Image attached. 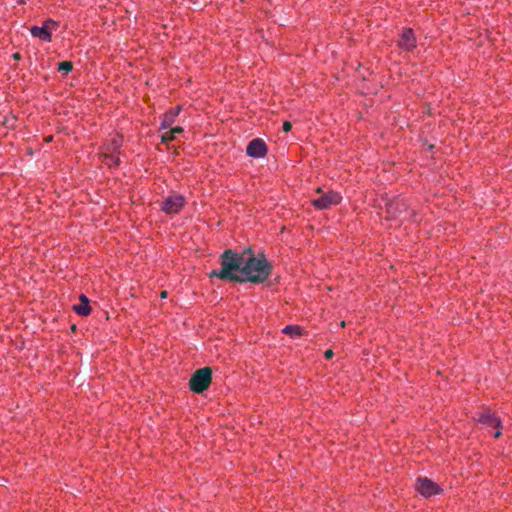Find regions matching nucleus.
I'll list each match as a JSON object with an SVG mask.
<instances>
[{"label":"nucleus","instance_id":"obj_8","mask_svg":"<svg viewBox=\"0 0 512 512\" xmlns=\"http://www.w3.org/2000/svg\"><path fill=\"white\" fill-rule=\"evenodd\" d=\"M246 153L253 158H262L267 153V146L262 139L255 138L247 145Z\"/></svg>","mask_w":512,"mask_h":512},{"label":"nucleus","instance_id":"obj_10","mask_svg":"<svg viewBox=\"0 0 512 512\" xmlns=\"http://www.w3.org/2000/svg\"><path fill=\"white\" fill-rule=\"evenodd\" d=\"M477 420L487 426L499 428L500 419L497 418L490 410H484L478 413Z\"/></svg>","mask_w":512,"mask_h":512},{"label":"nucleus","instance_id":"obj_18","mask_svg":"<svg viewBox=\"0 0 512 512\" xmlns=\"http://www.w3.org/2000/svg\"><path fill=\"white\" fill-rule=\"evenodd\" d=\"M182 132H183V129H182V127H180V126L173 127V128H171V129L169 130V133H170V134H173L174 136H175L176 134H179V133H182Z\"/></svg>","mask_w":512,"mask_h":512},{"label":"nucleus","instance_id":"obj_13","mask_svg":"<svg viewBox=\"0 0 512 512\" xmlns=\"http://www.w3.org/2000/svg\"><path fill=\"white\" fill-rule=\"evenodd\" d=\"M301 327L298 325H288L283 329V333L290 335L291 337H296L301 335Z\"/></svg>","mask_w":512,"mask_h":512},{"label":"nucleus","instance_id":"obj_24","mask_svg":"<svg viewBox=\"0 0 512 512\" xmlns=\"http://www.w3.org/2000/svg\"><path fill=\"white\" fill-rule=\"evenodd\" d=\"M13 58H14V59H16V60L20 59V55H19V53H15V54H13Z\"/></svg>","mask_w":512,"mask_h":512},{"label":"nucleus","instance_id":"obj_6","mask_svg":"<svg viewBox=\"0 0 512 512\" xmlns=\"http://www.w3.org/2000/svg\"><path fill=\"white\" fill-rule=\"evenodd\" d=\"M317 193L320 194V196L316 199L312 200V204L320 210L328 209L333 205H336L340 203L341 196L334 191H330L328 193H323L321 188H318Z\"/></svg>","mask_w":512,"mask_h":512},{"label":"nucleus","instance_id":"obj_23","mask_svg":"<svg viewBox=\"0 0 512 512\" xmlns=\"http://www.w3.org/2000/svg\"><path fill=\"white\" fill-rule=\"evenodd\" d=\"M166 297H167V291H162L161 298H166Z\"/></svg>","mask_w":512,"mask_h":512},{"label":"nucleus","instance_id":"obj_19","mask_svg":"<svg viewBox=\"0 0 512 512\" xmlns=\"http://www.w3.org/2000/svg\"><path fill=\"white\" fill-rule=\"evenodd\" d=\"M282 128L284 132H289L292 129V124L289 121H285Z\"/></svg>","mask_w":512,"mask_h":512},{"label":"nucleus","instance_id":"obj_20","mask_svg":"<svg viewBox=\"0 0 512 512\" xmlns=\"http://www.w3.org/2000/svg\"><path fill=\"white\" fill-rule=\"evenodd\" d=\"M15 120H16V119H15L14 117H11V119H6V120L3 122V124H4L5 126H13V123H14V121H15Z\"/></svg>","mask_w":512,"mask_h":512},{"label":"nucleus","instance_id":"obj_4","mask_svg":"<svg viewBox=\"0 0 512 512\" xmlns=\"http://www.w3.org/2000/svg\"><path fill=\"white\" fill-rule=\"evenodd\" d=\"M185 205V197L179 193H171L161 203V210L166 214L173 215L180 212Z\"/></svg>","mask_w":512,"mask_h":512},{"label":"nucleus","instance_id":"obj_7","mask_svg":"<svg viewBox=\"0 0 512 512\" xmlns=\"http://www.w3.org/2000/svg\"><path fill=\"white\" fill-rule=\"evenodd\" d=\"M415 487L416 490L424 497L436 495L441 491V489L435 482L426 477L418 478Z\"/></svg>","mask_w":512,"mask_h":512},{"label":"nucleus","instance_id":"obj_11","mask_svg":"<svg viewBox=\"0 0 512 512\" xmlns=\"http://www.w3.org/2000/svg\"><path fill=\"white\" fill-rule=\"evenodd\" d=\"M79 300L80 304L73 305V310L80 316H88L91 312L88 297L84 294H81L79 296Z\"/></svg>","mask_w":512,"mask_h":512},{"label":"nucleus","instance_id":"obj_14","mask_svg":"<svg viewBox=\"0 0 512 512\" xmlns=\"http://www.w3.org/2000/svg\"><path fill=\"white\" fill-rule=\"evenodd\" d=\"M104 161L109 166H116L119 164V157L116 156L113 152H105Z\"/></svg>","mask_w":512,"mask_h":512},{"label":"nucleus","instance_id":"obj_22","mask_svg":"<svg viewBox=\"0 0 512 512\" xmlns=\"http://www.w3.org/2000/svg\"><path fill=\"white\" fill-rule=\"evenodd\" d=\"M500 435H501V431H500V430H497V431L495 432V434H494V437H495V438H498V437H500Z\"/></svg>","mask_w":512,"mask_h":512},{"label":"nucleus","instance_id":"obj_16","mask_svg":"<svg viewBox=\"0 0 512 512\" xmlns=\"http://www.w3.org/2000/svg\"><path fill=\"white\" fill-rule=\"evenodd\" d=\"M72 70V63L69 61L60 62L58 65V71L63 75L68 74Z\"/></svg>","mask_w":512,"mask_h":512},{"label":"nucleus","instance_id":"obj_15","mask_svg":"<svg viewBox=\"0 0 512 512\" xmlns=\"http://www.w3.org/2000/svg\"><path fill=\"white\" fill-rule=\"evenodd\" d=\"M122 145V140L119 137H114L110 140V143L107 145V152L115 153Z\"/></svg>","mask_w":512,"mask_h":512},{"label":"nucleus","instance_id":"obj_9","mask_svg":"<svg viewBox=\"0 0 512 512\" xmlns=\"http://www.w3.org/2000/svg\"><path fill=\"white\" fill-rule=\"evenodd\" d=\"M398 45L407 51L412 50L416 46V38L414 36V32L411 28H406L400 34V38L398 40Z\"/></svg>","mask_w":512,"mask_h":512},{"label":"nucleus","instance_id":"obj_5","mask_svg":"<svg viewBox=\"0 0 512 512\" xmlns=\"http://www.w3.org/2000/svg\"><path fill=\"white\" fill-rule=\"evenodd\" d=\"M58 28V23L52 19L46 20L42 26H32L30 33L33 37L39 38L44 42H51L52 33Z\"/></svg>","mask_w":512,"mask_h":512},{"label":"nucleus","instance_id":"obj_2","mask_svg":"<svg viewBox=\"0 0 512 512\" xmlns=\"http://www.w3.org/2000/svg\"><path fill=\"white\" fill-rule=\"evenodd\" d=\"M245 261L241 272L244 282L263 283L270 276L272 266L264 256L255 257L251 248L246 249Z\"/></svg>","mask_w":512,"mask_h":512},{"label":"nucleus","instance_id":"obj_12","mask_svg":"<svg viewBox=\"0 0 512 512\" xmlns=\"http://www.w3.org/2000/svg\"><path fill=\"white\" fill-rule=\"evenodd\" d=\"M181 111V106H176L169 111H167L162 119V128H169L175 121V118L178 116L179 112Z\"/></svg>","mask_w":512,"mask_h":512},{"label":"nucleus","instance_id":"obj_3","mask_svg":"<svg viewBox=\"0 0 512 512\" xmlns=\"http://www.w3.org/2000/svg\"><path fill=\"white\" fill-rule=\"evenodd\" d=\"M211 381L212 369L210 367H203L192 374L189 380V388L192 392L201 394L209 388Z\"/></svg>","mask_w":512,"mask_h":512},{"label":"nucleus","instance_id":"obj_17","mask_svg":"<svg viewBox=\"0 0 512 512\" xmlns=\"http://www.w3.org/2000/svg\"><path fill=\"white\" fill-rule=\"evenodd\" d=\"M174 137L175 136L173 134H170L169 131H167V132L162 134L161 140H162L163 143H168L169 141L173 140Z\"/></svg>","mask_w":512,"mask_h":512},{"label":"nucleus","instance_id":"obj_25","mask_svg":"<svg viewBox=\"0 0 512 512\" xmlns=\"http://www.w3.org/2000/svg\"><path fill=\"white\" fill-rule=\"evenodd\" d=\"M345 326V321H342L341 322V327H344Z\"/></svg>","mask_w":512,"mask_h":512},{"label":"nucleus","instance_id":"obj_1","mask_svg":"<svg viewBox=\"0 0 512 512\" xmlns=\"http://www.w3.org/2000/svg\"><path fill=\"white\" fill-rule=\"evenodd\" d=\"M246 249L238 254L231 249L225 250L221 256V268L209 273V277H217L224 281L244 283V276L241 269L245 261Z\"/></svg>","mask_w":512,"mask_h":512},{"label":"nucleus","instance_id":"obj_21","mask_svg":"<svg viewBox=\"0 0 512 512\" xmlns=\"http://www.w3.org/2000/svg\"><path fill=\"white\" fill-rule=\"evenodd\" d=\"M334 353L331 349L325 351L324 356L326 359H331L333 357Z\"/></svg>","mask_w":512,"mask_h":512}]
</instances>
